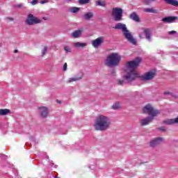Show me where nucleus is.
I'll use <instances>...</instances> for the list:
<instances>
[{"mask_svg":"<svg viewBox=\"0 0 178 178\" xmlns=\"http://www.w3.org/2000/svg\"><path fill=\"white\" fill-rule=\"evenodd\" d=\"M140 63L141 58L140 57L127 62L124 67V72L127 74L124 76V79L127 83H131V81H134L136 79L140 77L138 72L136 71L135 69H137Z\"/></svg>","mask_w":178,"mask_h":178,"instance_id":"nucleus-1","label":"nucleus"},{"mask_svg":"<svg viewBox=\"0 0 178 178\" xmlns=\"http://www.w3.org/2000/svg\"><path fill=\"white\" fill-rule=\"evenodd\" d=\"M112 122L106 115H100L95 120L94 129L96 131H106L111 129Z\"/></svg>","mask_w":178,"mask_h":178,"instance_id":"nucleus-2","label":"nucleus"},{"mask_svg":"<svg viewBox=\"0 0 178 178\" xmlns=\"http://www.w3.org/2000/svg\"><path fill=\"white\" fill-rule=\"evenodd\" d=\"M121 60L122 56H120L119 53H111L106 57L104 63L106 66L113 67L115 66H119Z\"/></svg>","mask_w":178,"mask_h":178,"instance_id":"nucleus-3","label":"nucleus"},{"mask_svg":"<svg viewBox=\"0 0 178 178\" xmlns=\"http://www.w3.org/2000/svg\"><path fill=\"white\" fill-rule=\"evenodd\" d=\"M114 29L115 30H122L125 38L128 40V41L131 42V44L136 45L137 42L136 41V39L133 38V35L130 33V31L127 30V27H126V24H122V23H118L115 26Z\"/></svg>","mask_w":178,"mask_h":178,"instance_id":"nucleus-4","label":"nucleus"},{"mask_svg":"<svg viewBox=\"0 0 178 178\" xmlns=\"http://www.w3.org/2000/svg\"><path fill=\"white\" fill-rule=\"evenodd\" d=\"M143 113H147L151 118H155L158 115L161 114V111L156 109L151 104H147L143 108Z\"/></svg>","mask_w":178,"mask_h":178,"instance_id":"nucleus-5","label":"nucleus"},{"mask_svg":"<svg viewBox=\"0 0 178 178\" xmlns=\"http://www.w3.org/2000/svg\"><path fill=\"white\" fill-rule=\"evenodd\" d=\"M111 16L115 22H120L123 17V10L120 8H113L111 11Z\"/></svg>","mask_w":178,"mask_h":178,"instance_id":"nucleus-6","label":"nucleus"},{"mask_svg":"<svg viewBox=\"0 0 178 178\" xmlns=\"http://www.w3.org/2000/svg\"><path fill=\"white\" fill-rule=\"evenodd\" d=\"M42 22V19L35 17L33 14H29L25 21L26 24H28V26H33V24H38Z\"/></svg>","mask_w":178,"mask_h":178,"instance_id":"nucleus-7","label":"nucleus"},{"mask_svg":"<svg viewBox=\"0 0 178 178\" xmlns=\"http://www.w3.org/2000/svg\"><path fill=\"white\" fill-rule=\"evenodd\" d=\"M139 38L141 40L146 38L149 42L152 41V33H151V30L149 29L143 28V32L139 33Z\"/></svg>","mask_w":178,"mask_h":178,"instance_id":"nucleus-8","label":"nucleus"},{"mask_svg":"<svg viewBox=\"0 0 178 178\" xmlns=\"http://www.w3.org/2000/svg\"><path fill=\"white\" fill-rule=\"evenodd\" d=\"M155 76H156V72L155 70H150L143 75L140 77V80H142V81H149V80H152Z\"/></svg>","mask_w":178,"mask_h":178,"instance_id":"nucleus-9","label":"nucleus"},{"mask_svg":"<svg viewBox=\"0 0 178 178\" xmlns=\"http://www.w3.org/2000/svg\"><path fill=\"white\" fill-rule=\"evenodd\" d=\"M105 38L104 36L99 37L92 41V45L94 48H99L104 42Z\"/></svg>","mask_w":178,"mask_h":178,"instance_id":"nucleus-10","label":"nucleus"},{"mask_svg":"<svg viewBox=\"0 0 178 178\" xmlns=\"http://www.w3.org/2000/svg\"><path fill=\"white\" fill-rule=\"evenodd\" d=\"M154 119L155 118H154L153 117L147 116L145 118L140 119L139 120V123L142 127L148 126L149 123H152V122H153Z\"/></svg>","mask_w":178,"mask_h":178,"instance_id":"nucleus-11","label":"nucleus"},{"mask_svg":"<svg viewBox=\"0 0 178 178\" xmlns=\"http://www.w3.org/2000/svg\"><path fill=\"white\" fill-rule=\"evenodd\" d=\"M83 72H79L74 76H73L72 78H69L67 80L66 83H73L74 81H79L81 80V79H83Z\"/></svg>","mask_w":178,"mask_h":178,"instance_id":"nucleus-12","label":"nucleus"},{"mask_svg":"<svg viewBox=\"0 0 178 178\" xmlns=\"http://www.w3.org/2000/svg\"><path fill=\"white\" fill-rule=\"evenodd\" d=\"M38 112L40 115L42 116V118H47V116H48V108H47L46 106H40L38 108Z\"/></svg>","mask_w":178,"mask_h":178,"instance_id":"nucleus-13","label":"nucleus"},{"mask_svg":"<svg viewBox=\"0 0 178 178\" xmlns=\"http://www.w3.org/2000/svg\"><path fill=\"white\" fill-rule=\"evenodd\" d=\"M163 141V138H156L152 141H150V147H156V145H159V144H162V142Z\"/></svg>","mask_w":178,"mask_h":178,"instance_id":"nucleus-14","label":"nucleus"},{"mask_svg":"<svg viewBox=\"0 0 178 178\" xmlns=\"http://www.w3.org/2000/svg\"><path fill=\"white\" fill-rule=\"evenodd\" d=\"M83 31H84V29L83 28L77 29L76 31H74L72 33V38H79L81 37V34H83Z\"/></svg>","mask_w":178,"mask_h":178,"instance_id":"nucleus-15","label":"nucleus"},{"mask_svg":"<svg viewBox=\"0 0 178 178\" xmlns=\"http://www.w3.org/2000/svg\"><path fill=\"white\" fill-rule=\"evenodd\" d=\"M175 20H177V17H166L162 19L163 23H173Z\"/></svg>","mask_w":178,"mask_h":178,"instance_id":"nucleus-16","label":"nucleus"},{"mask_svg":"<svg viewBox=\"0 0 178 178\" xmlns=\"http://www.w3.org/2000/svg\"><path fill=\"white\" fill-rule=\"evenodd\" d=\"M165 124H176L178 123V117L175 119H168L163 122Z\"/></svg>","mask_w":178,"mask_h":178,"instance_id":"nucleus-17","label":"nucleus"},{"mask_svg":"<svg viewBox=\"0 0 178 178\" xmlns=\"http://www.w3.org/2000/svg\"><path fill=\"white\" fill-rule=\"evenodd\" d=\"M129 18L134 20V22H140V17L134 12L130 15Z\"/></svg>","mask_w":178,"mask_h":178,"instance_id":"nucleus-18","label":"nucleus"},{"mask_svg":"<svg viewBox=\"0 0 178 178\" xmlns=\"http://www.w3.org/2000/svg\"><path fill=\"white\" fill-rule=\"evenodd\" d=\"M85 20H90V19H92L94 17V13L92 12L87 13L83 16Z\"/></svg>","mask_w":178,"mask_h":178,"instance_id":"nucleus-19","label":"nucleus"},{"mask_svg":"<svg viewBox=\"0 0 178 178\" xmlns=\"http://www.w3.org/2000/svg\"><path fill=\"white\" fill-rule=\"evenodd\" d=\"M164 1L168 5H172V6H178L177 0H164Z\"/></svg>","mask_w":178,"mask_h":178,"instance_id":"nucleus-20","label":"nucleus"},{"mask_svg":"<svg viewBox=\"0 0 178 178\" xmlns=\"http://www.w3.org/2000/svg\"><path fill=\"white\" fill-rule=\"evenodd\" d=\"M143 10L147 13H158V10H155L154 8H146Z\"/></svg>","mask_w":178,"mask_h":178,"instance_id":"nucleus-21","label":"nucleus"},{"mask_svg":"<svg viewBox=\"0 0 178 178\" xmlns=\"http://www.w3.org/2000/svg\"><path fill=\"white\" fill-rule=\"evenodd\" d=\"M9 113H10V110L8 108L0 109V116H6V115Z\"/></svg>","mask_w":178,"mask_h":178,"instance_id":"nucleus-22","label":"nucleus"},{"mask_svg":"<svg viewBox=\"0 0 178 178\" xmlns=\"http://www.w3.org/2000/svg\"><path fill=\"white\" fill-rule=\"evenodd\" d=\"M74 47H75L76 48H84V47H87V44L76 42L74 43Z\"/></svg>","mask_w":178,"mask_h":178,"instance_id":"nucleus-23","label":"nucleus"},{"mask_svg":"<svg viewBox=\"0 0 178 178\" xmlns=\"http://www.w3.org/2000/svg\"><path fill=\"white\" fill-rule=\"evenodd\" d=\"M68 10H69L71 13H77V12H79V10H80V8H77V7H71V8H68Z\"/></svg>","mask_w":178,"mask_h":178,"instance_id":"nucleus-24","label":"nucleus"},{"mask_svg":"<svg viewBox=\"0 0 178 178\" xmlns=\"http://www.w3.org/2000/svg\"><path fill=\"white\" fill-rule=\"evenodd\" d=\"M112 109H114V111H118V109H120V103H119V102H115V103L112 106Z\"/></svg>","mask_w":178,"mask_h":178,"instance_id":"nucleus-25","label":"nucleus"},{"mask_svg":"<svg viewBox=\"0 0 178 178\" xmlns=\"http://www.w3.org/2000/svg\"><path fill=\"white\" fill-rule=\"evenodd\" d=\"M47 52H48V47L47 46H44L43 49H42V54L41 56H45V55H47Z\"/></svg>","mask_w":178,"mask_h":178,"instance_id":"nucleus-26","label":"nucleus"},{"mask_svg":"<svg viewBox=\"0 0 178 178\" xmlns=\"http://www.w3.org/2000/svg\"><path fill=\"white\" fill-rule=\"evenodd\" d=\"M96 5L97 6H106V3L104 1H96Z\"/></svg>","mask_w":178,"mask_h":178,"instance_id":"nucleus-27","label":"nucleus"},{"mask_svg":"<svg viewBox=\"0 0 178 178\" xmlns=\"http://www.w3.org/2000/svg\"><path fill=\"white\" fill-rule=\"evenodd\" d=\"M64 51L66 54L72 52V49L70 46H64Z\"/></svg>","mask_w":178,"mask_h":178,"instance_id":"nucleus-28","label":"nucleus"},{"mask_svg":"<svg viewBox=\"0 0 178 178\" xmlns=\"http://www.w3.org/2000/svg\"><path fill=\"white\" fill-rule=\"evenodd\" d=\"M80 5H86L90 3V0H79Z\"/></svg>","mask_w":178,"mask_h":178,"instance_id":"nucleus-29","label":"nucleus"},{"mask_svg":"<svg viewBox=\"0 0 178 178\" xmlns=\"http://www.w3.org/2000/svg\"><path fill=\"white\" fill-rule=\"evenodd\" d=\"M124 80H120V79H118V81H117V84L118 85V86H123L124 84Z\"/></svg>","mask_w":178,"mask_h":178,"instance_id":"nucleus-30","label":"nucleus"},{"mask_svg":"<svg viewBox=\"0 0 178 178\" xmlns=\"http://www.w3.org/2000/svg\"><path fill=\"white\" fill-rule=\"evenodd\" d=\"M156 0H143V2L145 3V5H149L151 2H155Z\"/></svg>","mask_w":178,"mask_h":178,"instance_id":"nucleus-31","label":"nucleus"},{"mask_svg":"<svg viewBox=\"0 0 178 178\" xmlns=\"http://www.w3.org/2000/svg\"><path fill=\"white\" fill-rule=\"evenodd\" d=\"M63 72H66V70H67V63H65L63 67Z\"/></svg>","mask_w":178,"mask_h":178,"instance_id":"nucleus-32","label":"nucleus"},{"mask_svg":"<svg viewBox=\"0 0 178 178\" xmlns=\"http://www.w3.org/2000/svg\"><path fill=\"white\" fill-rule=\"evenodd\" d=\"M168 34L170 35H174V34H177V32H176V31H171L168 32Z\"/></svg>","mask_w":178,"mask_h":178,"instance_id":"nucleus-33","label":"nucleus"},{"mask_svg":"<svg viewBox=\"0 0 178 178\" xmlns=\"http://www.w3.org/2000/svg\"><path fill=\"white\" fill-rule=\"evenodd\" d=\"M31 3L32 5H37L38 3V0H33Z\"/></svg>","mask_w":178,"mask_h":178,"instance_id":"nucleus-34","label":"nucleus"},{"mask_svg":"<svg viewBox=\"0 0 178 178\" xmlns=\"http://www.w3.org/2000/svg\"><path fill=\"white\" fill-rule=\"evenodd\" d=\"M48 0H42L41 1H40V3H41V5H44V3H47Z\"/></svg>","mask_w":178,"mask_h":178,"instance_id":"nucleus-35","label":"nucleus"},{"mask_svg":"<svg viewBox=\"0 0 178 178\" xmlns=\"http://www.w3.org/2000/svg\"><path fill=\"white\" fill-rule=\"evenodd\" d=\"M172 95V93H170V92H169V91L164 92V95Z\"/></svg>","mask_w":178,"mask_h":178,"instance_id":"nucleus-36","label":"nucleus"},{"mask_svg":"<svg viewBox=\"0 0 178 178\" xmlns=\"http://www.w3.org/2000/svg\"><path fill=\"white\" fill-rule=\"evenodd\" d=\"M23 6L22 4H18L15 6V8H22Z\"/></svg>","mask_w":178,"mask_h":178,"instance_id":"nucleus-37","label":"nucleus"},{"mask_svg":"<svg viewBox=\"0 0 178 178\" xmlns=\"http://www.w3.org/2000/svg\"><path fill=\"white\" fill-rule=\"evenodd\" d=\"M115 73H116V70H113L111 71V74H115Z\"/></svg>","mask_w":178,"mask_h":178,"instance_id":"nucleus-38","label":"nucleus"},{"mask_svg":"<svg viewBox=\"0 0 178 178\" xmlns=\"http://www.w3.org/2000/svg\"><path fill=\"white\" fill-rule=\"evenodd\" d=\"M43 20H48V17H44Z\"/></svg>","mask_w":178,"mask_h":178,"instance_id":"nucleus-39","label":"nucleus"},{"mask_svg":"<svg viewBox=\"0 0 178 178\" xmlns=\"http://www.w3.org/2000/svg\"><path fill=\"white\" fill-rule=\"evenodd\" d=\"M18 52L17 49L14 50V54H17Z\"/></svg>","mask_w":178,"mask_h":178,"instance_id":"nucleus-40","label":"nucleus"},{"mask_svg":"<svg viewBox=\"0 0 178 178\" xmlns=\"http://www.w3.org/2000/svg\"><path fill=\"white\" fill-rule=\"evenodd\" d=\"M58 104H60V101L57 100Z\"/></svg>","mask_w":178,"mask_h":178,"instance_id":"nucleus-41","label":"nucleus"},{"mask_svg":"<svg viewBox=\"0 0 178 178\" xmlns=\"http://www.w3.org/2000/svg\"><path fill=\"white\" fill-rule=\"evenodd\" d=\"M160 130H163V127H161V128H160Z\"/></svg>","mask_w":178,"mask_h":178,"instance_id":"nucleus-42","label":"nucleus"},{"mask_svg":"<svg viewBox=\"0 0 178 178\" xmlns=\"http://www.w3.org/2000/svg\"><path fill=\"white\" fill-rule=\"evenodd\" d=\"M67 1H72V0H67Z\"/></svg>","mask_w":178,"mask_h":178,"instance_id":"nucleus-43","label":"nucleus"}]
</instances>
